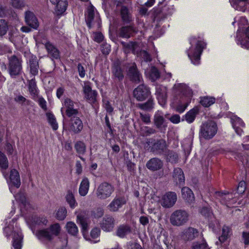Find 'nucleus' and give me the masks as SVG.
Wrapping results in <instances>:
<instances>
[{
	"mask_svg": "<svg viewBox=\"0 0 249 249\" xmlns=\"http://www.w3.org/2000/svg\"><path fill=\"white\" fill-rule=\"evenodd\" d=\"M215 102V99L213 97L204 96L200 98V103L204 107H209L213 104Z\"/></svg>",
	"mask_w": 249,
	"mask_h": 249,
	"instance_id": "obj_35",
	"label": "nucleus"
},
{
	"mask_svg": "<svg viewBox=\"0 0 249 249\" xmlns=\"http://www.w3.org/2000/svg\"><path fill=\"white\" fill-rule=\"evenodd\" d=\"M65 198L67 203L71 209H74L77 206V203L75 200L74 195L71 191L68 192Z\"/></svg>",
	"mask_w": 249,
	"mask_h": 249,
	"instance_id": "obj_34",
	"label": "nucleus"
},
{
	"mask_svg": "<svg viewBox=\"0 0 249 249\" xmlns=\"http://www.w3.org/2000/svg\"><path fill=\"white\" fill-rule=\"evenodd\" d=\"M33 221L36 224L39 225H46L48 222L47 219L44 217H35Z\"/></svg>",
	"mask_w": 249,
	"mask_h": 249,
	"instance_id": "obj_52",
	"label": "nucleus"
},
{
	"mask_svg": "<svg viewBox=\"0 0 249 249\" xmlns=\"http://www.w3.org/2000/svg\"><path fill=\"white\" fill-rule=\"evenodd\" d=\"M74 148L79 155H84L86 151V145L81 141L77 142L74 145Z\"/></svg>",
	"mask_w": 249,
	"mask_h": 249,
	"instance_id": "obj_37",
	"label": "nucleus"
},
{
	"mask_svg": "<svg viewBox=\"0 0 249 249\" xmlns=\"http://www.w3.org/2000/svg\"><path fill=\"white\" fill-rule=\"evenodd\" d=\"M182 198L189 203L192 202L195 199V196L192 190L188 187H184L181 189Z\"/></svg>",
	"mask_w": 249,
	"mask_h": 249,
	"instance_id": "obj_24",
	"label": "nucleus"
},
{
	"mask_svg": "<svg viewBox=\"0 0 249 249\" xmlns=\"http://www.w3.org/2000/svg\"><path fill=\"white\" fill-rule=\"evenodd\" d=\"M67 211L65 207H61L58 209L56 213V218L59 220H64L66 217Z\"/></svg>",
	"mask_w": 249,
	"mask_h": 249,
	"instance_id": "obj_44",
	"label": "nucleus"
},
{
	"mask_svg": "<svg viewBox=\"0 0 249 249\" xmlns=\"http://www.w3.org/2000/svg\"><path fill=\"white\" fill-rule=\"evenodd\" d=\"M112 73L114 76L117 78L120 81L122 80L124 78L122 71L121 68L118 66H114L113 68Z\"/></svg>",
	"mask_w": 249,
	"mask_h": 249,
	"instance_id": "obj_45",
	"label": "nucleus"
},
{
	"mask_svg": "<svg viewBox=\"0 0 249 249\" xmlns=\"http://www.w3.org/2000/svg\"><path fill=\"white\" fill-rule=\"evenodd\" d=\"M163 116V113L160 111H158L154 115V124L156 127L160 130L165 128L167 126Z\"/></svg>",
	"mask_w": 249,
	"mask_h": 249,
	"instance_id": "obj_19",
	"label": "nucleus"
},
{
	"mask_svg": "<svg viewBox=\"0 0 249 249\" xmlns=\"http://www.w3.org/2000/svg\"><path fill=\"white\" fill-rule=\"evenodd\" d=\"M114 226L115 220L112 216L109 215L105 216L101 224L102 229L106 231H112Z\"/></svg>",
	"mask_w": 249,
	"mask_h": 249,
	"instance_id": "obj_17",
	"label": "nucleus"
},
{
	"mask_svg": "<svg viewBox=\"0 0 249 249\" xmlns=\"http://www.w3.org/2000/svg\"><path fill=\"white\" fill-rule=\"evenodd\" d=\"M44 45L48 54L51 57L54 59H58L59 58V51L54 45L49 41L46 42Z\"/></svg>",
	"mask_w": 249,
	"mask_h": 249,
	"instance_id": "obj_20",
	"label": "nucleus"
},
{
	"mask_svg": "<svg viewBox=\"0 0 249 249\" xmlns=\"http://www.w3.org/2000/svg\"><path fill=\"white\" fill-rule=\"evenodd\" d=\"M101 51L103 53L108 54L110 52V46L107 43L102 44L101 46Z\"/></svg>",
	"mask_w": 249,
	"mask_h": 249,
	"instance_id": "obj_61",
	"label": "nucleus"
},
{
	"mask_svg": "<svg viewBox=\"0 0 249 249\" xmlns=\"http://www.w3.org/2000/svg\"><path fill=\"white\" fill-rule=\"evenodd\" d=\"M15 101L21 104L24 103H27V104H29L30 102L29 100H27L24 97L20 95L17 96L15 98Z\"/></svg>",
	"mask_w": 249,
	"mask_h": 249,
	"instance_id": "obj_57",
	"label": "nucleus"
},
{
	"mask_svg": "<svg viewBox=\"0 0 249 249\" xmlns=\"http://www.w3.org/2000/svg\"><path fill=\"white\" fill-rule=\"evenodd\" d=\"M25 21L28 25L34 29H37L39 25L34 13L29 10L25 12Z\"/></svg>",
	"mask_w": 249,
	"mask_h": 249,
	"instance_id": "obj_13",
	"label": "nucleus"
},
{
	"mask_svg": "<svg viewBox=\"0 0 249 249\" xmlns=\"http://www.w3.org/2000/svg\"><path fill=\"white\" fill-rule=\"evenodd\" d=\"M10 178L14 185L17 188L20 186V180L18 172L16 169H12L10 172Z\"/></svg>",
	"mask_w": 249,
	"mask_h": 249,
	"instance_id": "obj_30",
	"label": "nucleus"
},
{
	"mask_svg": "<svg viewBox=\"0 0 249 249\" xmlns=\"http://www.w3.org/2000/svg\"><path fill=\"white\" fill-rule=\"evenodd\" d=\"M68 232L73 235H76L78 233V228L76 224L72 222H68L66 225Z\"/></svg>",
	"mask_w": 249,
	"mask_h": 249,
	"instance_id": "obj_41",
	"label": "nucleus"
},
{
	"mask_svg": "<svg viewBox=\"0 0 249 249\" xmlns=\"http://www.w3.org/2000/svg\"><path fill=\"white\" fill-rule=\"evenodd\" d=\"M169 161L172 163H176L178 160V155L174 152H171L168 157Z\"/></svg>",
	"mask_w": 249,
	"mask_h": 249,
	"instance_id": "obj_56",
	"label": "nucleus"
},
{
	"mask_svg": "<svg viewBox=\"0 0 249 249\" xmlns=\"http://www.w3.org/2000/svg\"><path fill=\"white\" fill-rule=\"evenodd\" d=\"M198 235V232L196 229L189 227L184 231L182 237L185 241H190L194 239Z\"/></svg>",
	"mask_w": 249,
	"mask_h": 249,
	"instance_id": "obj_21",
	"label": "nucleus"
},
{
	"mask_svg": "<svg viewBox=\"0 0 249 249\" xmlns=\"http://www.w3.org/2000/svg\"><path fill=\"white\" fill-rule=\"evenodd\" d=\"M39 105L40 107L45 111H46L47 110V103L45 100L42 98L40 97L38 99V101Z\"/></svg>",
	"mask_w": 249,
	"mask_h": 249,
	"instance_id": "obj_62",
	"label": "nucleus"
},
{
	"mask_svg": "<svg viewBox=\"0 0 249 249\" xmlns=\"http://www.w3.org/2000/svg\"><path fill=\"white\" fill-rule=\"evenodd\" d=\"M22 60L20 57L15 55L9 59V72L11 76L20 74L22 70Z\"/></svg>",
	"mask_w": 249,
	"mask_h": 249,
	"instance_id": "obj_8",
	"label": "nucleus"
},
{
	"mask_svg": "<svg viewBox=\"0 0 249 249\" xmlns=\"http://www.w3.org/2000/svg\"><path fill=\"white\" fill-rule=\"evenodd\" d=\"M77 222L81 224L82 230L84 231H87L88 228V222L87 218L81 214H78L77 216Z\"/></svg>",
	"mask_w": 249,
	"mask_h": 249,
	"instance_id": "obj_42",
	"label": "nucleus"
},
{
	"mask_svg": "<svg viewBox=\"0 0 249 249\" xmlns=\"http://www.w3.org/2000/svg\"><path fill=\"white\" fill-rule=\"evenodd\" d=\"M133 94L137 100L142 101L148 97L150 91L145 85L142 84L134 90Z\"/></svg>",
	"mask_w": 249,
	"mask_h": 249,
	"instance_id": "obj_10",
	"label": "nucleus"
},
{
	"mask_svg": "<svg viewBox=\"0 0 249 249\" xmlns=\"http://www.w3.org/2000/svg\"><path fill=\"white\" fill-rule=\"evenodd\" d=\"M29 90L31 94L36 95L37 93L36 85L34 79H32L29 81Z\"/></svg>",
	"mask_w": 249,
	"mask_h": 249,
	"instance_id": "obj_50",
	"label": "nucleus"
},
{
	"mask_svg": "<svg viewBox=\"0 0 249 249\" xmlns=\"http://www.w3.org/2000/svg\"><path fill=\"white\" fill-rule=\"evenodd\" d=\"M162 161L158 158H153L147 161L146 166L151 171L160 170L163 167Z\"/></svg>",
	"mask_w": 249,
	"mask_h": 249,
	"instance_id": "obj_15",
	"label": "nucleus"
},
{
	"mask_svg": "<svg viewBox=\"0 0 249 249\" xmlns=\"http://www.w3.org/2000/svg\"><path fill=\"white\" fill-rule=\"evenodd\" d=\"M124 46L126 47V49H128V50H126L125 52L127 51L129 52L131 51L133 53H135L137 50L138 44L136 42H130L125 45Z\"/></svg>",
	"mask_w": 249,
	"mask_h": 249,
	"instance_id": "obj_53",
	"label": "nucleus"
},
{
	"mask_svg": "<svg viewBox=\"0 0 249 249\" xmlns=\"http://www.w3.org/2000/svg\"><path fill=\"white\" fill-rule=\"evenodd\" d=\"M188 217L189 214L185 211L178 210L171 214L170 221L173 226H180L188 221Z\"/></svg>",
	"mask_w": 249,
	"mask_h": 249,
	"instance_id": "obj_5",
	"label": "nucleus"
},
{
	"mask_svg": "<svg viewBox=\"0 0 249 249\" xmlns=\"http://www.w3.org/2000/svg\"><path fill=\"white\" fill-rule=\"evenodd\" d=\"M198 113L197 107L193 108L188 111L185 115V120L189 123H192L195 119L196 115Z\"/></svg>",
	"mask_w": 249,
	"mask_h": 249,
	"instance_id": "obj_33",
	"label": "nucleus"
},
{
	"mask_svg": "<svg viewBox=\"0 0 249 249\" xmlns=\"http://www.w3.org/2000/svg\"><path fill=\"white\" fill-rule=\"evenodd\" d=\"M8 167V161L6 156L0 151V167L1 170H6Z\"/></svg>",
	"mask_w": 249,
	"mask_h": 249,
	"instance_id": "obj_43",
	"label": "nucleus"
},
{
	"mask_svg": "<svg viewBox=\"0 0 249 249\" xmlns=\"http://www.w3.org/2000/svg\"><path fill=\"white\" fill-rule=\"evenodd\" d=\"M74 103L70 98H67L64 99L63 105L66 109L74 106Z\"/></svg>",
	"mask_w": 249,
	"mask_h": 249,
	"instance_id": "obj_58",
	"label": "nucleus"
},
{
	"mask_svg": "<svg viewBox=\"0 0 249 249\" xmlns=\"http://www.w3.org/2000/svg\"><path fill=\"white\" fill-rule=\"evenodd\" d=\"M84 97L90 104H93L97 101L98 93L95 90H92L89 84H85L83 87Z\"/></svg>",
	"mask_w": 249,
	"mask_h": 249,
	"instance_id": "obj_9",
	"label": "nucleus"
},
{
	"mask_svg": "<svg viewBox=\"0 0 249 249\" xmlns=\"http://www.w3.org/2000/svg\"><path fill=\"white\" fill-rule=\"evenodd\" d=\"M12 6L17 9H22L25 6L24 0H11Z\"/></svg>",
	"mask_w": 249,
	"mask_h": 249,
	"instance_id": "obj_47",
	"label": "nucleus"
},
{
	"mask_svg": "<svg viewBox=\"0 0 249 249\" xmlns=\"http://www.w3.org/2000/svg\"><path fill=\"white\" fill-rule=\"evenodd\" d=\"M89 187V182L88 178H84L82 180L79 188V193L81 196H85L88 193Z\"/></svg>",
	"mask_w": 249,
	"mask_h": 249,
	"instance_id": "obj_26",
	"label": "nucleus"
},
{
	"mask_svg": "<svg viewBox=\"0 0 249 249\" xmlns=\"http://www.w3.org/2000/svg\"><path fill=\"white\" fill-rule=\"evenodd\" d=\"M131 231L130 227L127 225H122L118 227L116 231V235L121 237L124 238Z\"/></svg>",
	"mask_w": 249,
	"mask_h": 249,
	"instance_id": "obj_27",
	"label": "nucleus"
},
{
	"mask_svg": "<svg viewBox=\"0 0 249 249\" xmlns=\"http://www.w3.org/2000/svg\"><path fill=\"white\" fill-rule=\"evenodd\" d=\"M8 30L7 22L4 19L0 20V36L4 35Z\"/></svg>",
	"mask_w": 249,
	"mask_h": 249,
	"instance_id": "obj_49",
	"label": "nucleus"
},
{
	"mask_svg": "<svg viewBox=\"0 0 249 249\" xmlns=\"http://www.w3.org/2000/svg\"><path fill=\"white\" fill-rule=\"evenodd\" d=\"M246 188V182L244 181H241L239 183L237 188V191L238 194H242L245 192Z\"/></svg>",
	"mask_w": 249,
	"mask_h": 249,
	"instance_id": "obj_55",
	"label": "nucleus"
},
{
	"mask_svg": "<svg viewBox=\"0 0 249 249\" xmlns=\"http://www.w3.org/2000/svg\"><path fill=\"white\" fill-rule=\"evenodd\" d=\"M128 75L131 80L136 83L141 82L142 80V76L138 71L135 63H133L132 66L129 68Z\"/></svg>",
	"mask_w": 249,
	"mask_h": 249,
	"instance_id": "obj_16",
	"label": "nucleus"
},
{
	"mask_svg": "<svg viewBox=\"0 0 249 249\" xmlns=\"http://www.w3.org/2000/svg\"><path fill=\"white\" fill-rule=\"evenodd\" d=\"M216 124L213 121H208L202 124L199 130V136L205 140L212 139L217 132Z\"/></svg>",
	"mask_w": 249,
	"mask_h": 249,
	"instance_id": "obj_2",
	"label": "nucleus"
},
{
	"mask_svg": "<svg viewBox=\"0 0 249 249\" xmlns=\"http://www.w3.org/2000/svg\"><path fill=\"white\" fill-rule=\"evenodd\" d=\"M230 235L231 230L229 227L224 226L222 228V234L219 237L220 242L221 243L225 242L230 237Z\"/></svg>",
	"mask_w": 249,
	"mask_h": 249,
	"instance_id": "obj_38",
	"label": "nucleus"
},
{
	"mask_svg": "<svg viewBox=\"0 0 249 249\" xmlns=\"http://www.w3.org/2000/svg\"><path fill=\"white\" fill-rule=\"evenodd\" d=\"M206 46L205 43L201 41H198L196 47L195 49H190L188 51V57L191 59L192 62L195 65L199 64L200 55L203 49Z\"/></svg>",
	"mask_w": 249,
	"mask_h": 249,
	"instance_id": "obj_6",
	"label": "nucleus"
},
{
	"mask_svg": "<svg viewBox=\"0 0 249 249\" xmlns=\"http://www.w3.org/2000/svg\"><path fill=\"white\" fill-rule=\"evenodd\" d=\"M147 143L149 146L150 151L156 154H160L167 148L166 141L163 139H149Z\"/></svg>",
	"mask_w": 249,
	"mask_h": 249,
	"instance_id": "obj_7",
	"label": "nucleus"
},
{
	"mask_svg": "<svg viewBox=\"0 0 249 249\" xmlns=\"http://www.w3.org/2000/svg\"><path fill=\"white\" fill-rule=\"evenodd\" d=\"M173 178L177 184L182 185L184 183L185 177L182 170L179 168H175L174 170Z\"/></svg>",
	"mask_w": 249,
	"mask_h": 249,
	"instance_id": "obj_22",
	"label": "nucleus"
},
{
	"mask_svg": "<svg viewBox=\"0 0 249 249\" xmlns=\"http://www.w3.org/2000/svg\"><path fill=\"white\" fill-rule=\"evenodd\" d=\"M177 196L175 192H168L163 196L161 200V205L165 208H170L176 203Z\"/></svg>",
	"mask_w": 249,
	"mask_h": 249,
	"instance_id": "obj_11",
	"label": "nucleus"
},
{
	"mask_svg": "<svg viewBox=\"0 0 249 249\" xmlns=\"http://www.w3.org/2000/svg\"><path fill=\"white\" fill-rule=\"evenodd\" d=\"M55 4L56 13L57 15H61L66 10L68 3L66 0H58Z\"/></svg>",
	"mask_w": 249,
	"mask_h": 249,
	"instance_id": "obj_29",
	"label": "nucleus"
},
{
	"mask_svg": "<svg viewBox=\"0 0 249 249\" xmlns=\"http://www.w3.org/2000/svg\"><path fill=\"white\" fill-rule=\"evenodd\" d=\"M46 116L49 123L52 127L53 129L56 130L58 128V124L56 122L54 116L50 112H47L46 113Z\"/></svg>",
	"mask_w": 249,
	"mask_h": 249,
	"instance_id": "obj_39",
	"label": "nucleus"
},
{
	"mask_svg": "<svg viewBox=\"0 0 249 249\" xmlns=\"http://www.w3.org/2000/svg\"><path fill=\"white\" fill-rule=\"evenodd\" d=\"M13 246L15 249H21L23 236L20 231H14L13 234Z\"/></svg>",
	"mask_w": 249,
	"mask_h": 249,
	"instance_id": "obj_23",
	"label": "nucleus"
},
{
	"mask_svg": "<svg viewBox=\"0 0 249 249\" xmlns=\"http://www.w3.org/2000/svg\"><path fill=\"white\" fill-rule=\"evenodd\" d=\"M126 202V200L124 197L116 196L108 204L107 208L110 212H116L125 205Z\"/></svg>",
	"mask_w": 249,
	"mask_h": 249,
	"instance_id": "obj_12",
	"label": "nucleus"
},
{
	"mask_svg": "<svg viewBox=\"0 0 249 249\" xmlns=\"http://www.w3.org/2000/svg\"><path fill=\"white\" fill-rule=\"evenodd\" d=\"M66 113L68 117H72L78 115V110L75 109L74 106H72V107H70L66 109Z\"/></svg>",
	"mask_w": 249,
	"mask_h": 249,
	"instance_id": "obj_51",
	"label": "nucleus"
},
{
	"mask_svg": "<svg viewBox=\"0 0 249 249\" xmlns=\"http://www.w3.org/2000/svg\"><path fill=\"white\" fill-rule=\"evenodd\" d=\"M31 73L36 75L38 71V62L37 58L35 56H32L29 60Z\"/></svg>",
	"mask_w": 249,
	"mask_h": 249,
	"instance_id": "obj_28",
	"label": "nucleus"
},
{
	"mask_svg": "<svg viewBox=\"0 0 249 249\" xmlns=\"http://www.w3.org/2000/svg\"><path fill=\"white\" fill-rule=\"evenodd\" d=\"M156 94L159 104L163 106L166 102V88L161 86H157Z\"/></svg>",
	"mask_w": 249,
	"mask_h": 249,
	"instance_id": "obj_18",
	"label": "nucleus"
},
{
	"mask_svg": "<svg viewBox=\"0 0 249 249\" xmlns=\"http://www.w3.org/2000/svg\"><path fill=\"white\" fill-rule=\"evenodd\" d=\"M127 249H142L140 245L137 243H129L127 245Z\"/></svg>",
	"mask_w": 249,
	"mask_h": 249,
	"instance_id": "obj_64",
	"label": "nucleus"
},
{
	"mask_svg": "<svg viewBox=\"0 0 249 249\" xmlns=\"http://www.w3.org/2000/svg\"><path fill=\"white\" fill-rule=\"evenodd\" d=\"M231 122L232 124V126L235 129L236 133L239 135H241V133L238 131V127L245 126V124L243 121L239 117H234L233 118H231Z\"/></svg>",
	"mask_w": 249,
	"mask_h": 249,
	"instance_id": "obj_32",
	"label": "nucleus"
},
{
	"mask_svg": "<svg viewBox=\"0 0 249 249\" xmlns=\"http://www.w3.org/2000/svg\"><path fill=\"white\" fill-rule=\"evenodd\" d=\"M135 31L131 26L122 27L120 32V36L123 37L129 38L132 36Z\"/></svg>",
	"mask_w": 249,
	"mask_h": 249,
	"instance_id": "obj_31",
	"label": "nucleus"
},
{
	"mask_svg": "<svg viewBox=\"0 0 249 249\" xmlns=\"http://www.w3.org/2000/svg\"><path fill=\"white\" fill-rule=\"evenodd\" d=\"M114 190L115 188L113 185L108 182H104L97 187L95 195L98 199L105 200L110 197Z\"/></svg>",
	"mask_w": 249,
	"mask_h": 249,
	"instance_id": "obj_4",
	"label": "nucleus"
},
{
	"mask_svg": "<svg viewBox=\"0 0 249 249\" xmlns=\"http://www.w3.org/2000/svg\"><path fill=\"white\" fill-rule=\"evenodd\" d=\"M150 76L152 80L155 81L160 77V73L157 69L152 67L150 71Z\"/></svg>",
	"mask_w": 249,
	"mask_h": 249,
	"instance_id": "obj_54",
	"label": "nucleus"
},
{
	"mask_svg": "<svg viewBox=\"0 0 249 249\" xmlns=\"http://www.w3.org/2000/svg\"><path fill=\"white\" fill-rule=\"evenodd\" d=\"M70 128L74 133H80L83 128L82 120L76 116L71 117Z\"/></svg>",
	"mask_w": 249,
	"mask_h": 249,
	"instance_id": "obj_14",
	"label": "nucleus"
},
{
	"mask_svg": "<svg viewBox=\"0 0 249 249\" xmlns=\"http://www.w3.org/2000/svg\"><path fill=\"white\" fill-rule=\"evenodd\" d=\"M191 249H210L206 241L204 240L193 243Z\"/></svg>",
	"mask_w": 249,
	"mask_h": 249,
	"instance_id": "obj_40",
	"label": "nucleus"
},
{
	"mask_svg": "<svg viewBox=\"0 0 249 249\" xmlns=\"http://www.w3.org/2000/svg\"><path fill=\"white\" fill-rule=\"evenodd\" d=\"M121 13L124 21L128 22L130 20V15L128 9L126 7L123 6L122 7Z\"/></svg>",
	"mask_w": 249,
	"mask_h": 249,
	"instance_id": "obj_46",
	"label": "nucleus"
},
{
	"mask_svg": "<svg viewBox=\"0 0 249 249\" xmlns=\"http://www.w3.org/2000/svg\"><path fill=\"white\" fill-rule=\"evenodd\" d=\"M153 100L149 99L145 103L139 104L138 106L142 109L149 110L153 107Z\"/></svg>",
	"mask_w": 249,
	"mask_h": 249,
	"instance_id": "obj_48",
	"label": "nucleus"
},
{
	"mask_svg": "<svg viewBox=\"0 0 249 249\" xmlns=\"http://www.w3.org/2000/svg\"><path fill=\"white\" fill-rule=\"evenodd\" d=\"M93 37L94 40L98 43L102 42L104 39V36L101 33H94Z\"/></svg>",
	"mask_w": 249,
	"mask_h": 249,
	"instance_id": "obj_60",
	"label": "nucleus"
},
{
	"mask_svg": "<svg viewBox=\"0 0 249 249\" xmlns=\"http://www.w3.org/2000/svg\"><path fill=\"white\" fill-rule=\"evenodd\" d=\"M140 117L142 120L146 124H149L150 123V116L149 114H143L140 113Z\"/></svg>",
	"mask_w": 249,
	"mask_h": 249,
	"instance_id": "obj_63",
	"label": "nucleus"
},
{
	"mask_svg": "<svg viewBox=\"0 0 249 249\" xmlns=\"http://www.w3.org/2000/svg\"><path fill=\"white\" fill-rule=\"evenodd\" d=\"M178 88V90L181 92L184 96V102L180 103L177 107L176 110L179 113H182L187 108L190 103L191 98L193 96L192 90L186 84H179L176 85Z\"/></svg>",
	"mask_w": 249,
	"mask_h": 249,
	"instance_id": "obj_3",
	"label": "nucleus"
},
{
	"mask_svg": "<svg viewBox=\"0 0 249 249\" xmlns=\"http://www.w3.org/2000/svg\"><path fill=\"white\" fill-rule=\"evenodd\" d=\"M94 16V8L93 6H90L88 9L87 16L86 18L87 24L89 28L91 27L92 21Z\"/></svg>",
	"mask_w": 249,
	"mask_h": 249,
	"instance_id": "obj_36",
	"label": "nucleus"
},
{
	"mask_svg": "<svg viewBox=\"0 0 249 249\" xmlns=\"http://www.w3.org/2000/svg\"><path fill=\"white\" fill-rule=\"evenodd\" d=\"M217 196L219 197L218 199L221 203L226 205L228 207H229L231 204L233 203L232 202H231V200L233 198L232 194L218 193Z\"/></svg>",
	"mask_w": 249,
	"mask_h": 249,
	"instance_id": "obj_25",
	"label": "nucleus"
},
{
	"mask_svg": "<svg viewBox=\"0 0 249 249\" xmlns=\"http://www.w3.org/2000/svg\"><path fill=\"white\" fill-rule=\"evenodd\" d=\"M238 43H240L243 48H245L247 49H249V39L248 38L238 40Z\"/></svg>",
	"mask_w": 249,
	"mask_h": 249,
	"instance_id": "obj_59",
	"label": "nucleus"
},
{
	"mask_svg": "<svg viewBox=\"0 0 249 249\" xmlns=\"http://www.w3.org/2000/svg\"><path fill=\"white\" fill-rule=\"evenodd\" d=\"M60 227L58 224L52 225L49 228L36 231V235L42 242H51L54 236L58 235Z\"/></svg>",
	"mask_w": 249,
	"mask_h": 249,
	"instance_id": "obj_1",
	"label": "nucleus"
}]
</instances>
